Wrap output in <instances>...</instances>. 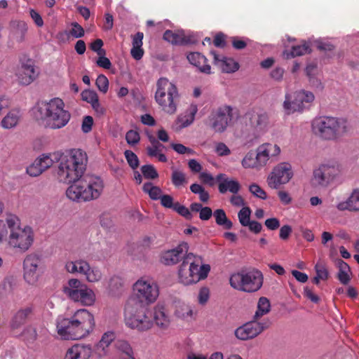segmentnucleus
Here are the masks:
<instances>
[{"label":"nucleus","instance_id":"48","mask_svg":"<svg viewBox=\"0 0 359 359\" xmlns=\"http://www.w3.org/2000/svg\"><path fill=\"white\" fill-rule=\"evenodd\" d=\"M141 171L144 177L147 179H156L158 177V174L152 165H144L141 168Z\"/></svg>","mask_w":359,"mask_h":359},{"label":"nucleus","instance_id":"64","mask_svg":"<svg viewBox=\"0 0 359 359\" xmlns=\"http://www.w3.org/2000/svg\"><path fill=\"white\" fill-rule=\"evenodd\" d=\"M104 55H100L96 62L97 65L105 69H109L111 67V63L110 60Z\"/></svg>","mask_w":359,"mask_h":359},{"label":"nucleus","instance_id":"13","mask_svg":"<svg viewBox=\"0 0 359 359\" xmlns=\"http://www.w3.org/2000/svg\"><path fill=\"white\" fill-rule=\"evenodd\" d=\"M64 292L71 299L84 306H91L95 301L94 292L76 278L69 280L68 285L65 287Z\"/></svg>","mask_w":359,"mask_h":359},{"label":"nucleus","instance_id":"15","mask_svg":"<svg viewBox=\"0 0 359 359\" xmlns=\"http://www.w3.org/2000/svg\"><path fill=\"white\" fill-rule=\"evenodd\" d=\"M135 299H130L142 304L154 303L159 294L158 285L151 280H138L133 285Z\"/></svg>","mask_w":359,"mask_h":359},{"label":"nucleus","instance_id":"5","mask_svg":"<svg viewBox=\"0 0 359 359\" xmlns=\"http://www.w3.org/2000/svg\"><path fill=\"white\" fill-rule=\"evenodd\" d=\"M103 189L104 182L100 177L86 175L67 188L66 195L72 201H88L99 198Z\"/></svg>","mask_w":359,"mask_h":359},{"label":"nucleus","instance_id":"38","mask_svg":"<svg viewBox=\"0 0 359 359\" xmlns=\"http://www.w3.org/2000/svg\"><path fill=\"white\" fill-rule=\"evenodd\" d=\"M19 118L20 111L16 109L11 110L2 119L1 126L4 128H13L18 124Z\"/></svg>","mask_w":359,"mask_h":359},{"label":"nucleus","instance_id":"50","mask_svg":"<svg viewBox=\"0 0 359 359\" xmlns=\"http://www.w3.org/2000/svg\"><path fill=\"white\" fill-rule=\"evenodd\" d=\"M126 140L130 146L137 144L140 140L139 133L134 130H128L126 134Z\"/></svg>","mask_w":359,"mask_h":359},{"label":"nucleus","instance_id":"24","mask_svg":"<svg viewBox=\"0 0 359 359\" xmlns=\"http://www.w3.org/2000/svg\"><path fill=\"white\" fill-rule=\"evenodd\" d=\"M92 353L90 344H76L67 350L65 359H89Z\"/></svg>","mask_w":359,"mask_h":359},{"label":"nucleus","instance_id":"39","mask_svg":"<svg viewBox=\"0 0 359 359\" xmlns=\"http://www.w3.org/2000/svg\"><path fill=\"white\" fill-rule=\"evenodd\" d=\"M213 215L217 225L223 226L225 229H231L232 228L233 223L227 218L224 210L217 209L213 212Z\"/></svg>","mask_w":359,"mask_h":359},{"label":"nucleus","instance_id":"31","mask_svg":"<svg viewBox=\"0 0 359 359\" xmlns=\"http://www.w3.org/2000/svg\"><path fill=\"white\" fill-rule=\"evenodd\" d=\"M165 41L175 45H185L191 42L189 36H186L182 31L173 32L166 30L163 36Z\"/></svg>","mask_w":359,"mask_h":359},{"label":"nucleus","instance_id":"2","mask_svg":"<svg viewBox=\"0 0 359 359\" xmlns=\"http://www.w3.org/2000/svg\"><path fill=\"white\" fill-rule=\"evenodd\" d=\"M56 172L57 180L60 182L71 184L81 178L86 170L88 156L80 149H73L61 153Z\"/></svg>","mask_w":359,"mask_h":359},{"label":"nucleus","instance_id":"19","mask_svg":"<svg viewBox=\"0 0 359 359\" xmlns=\"http://www.w3.org/2000/svg\"><path fill=\"white\" fill-rule=\"evenodd\" d=\"M269 326V320L259 322L257 320L253 319L236 328L234 334L237 339L247 341L255 338Z\"/></svg>","mask_w":359,"mask_h":359},{"label":"nucleus","instance_id":"1","mask_svg":"<svg viewBox=\"0 0 359 359\" xmlns=\"http://www.w3.org/2000/svg\"><path fill=\"white\" fill-rule=\"evenodd\" d=\"M57 331L65 340H77L88 336L95 327L94 316L86 309L76 311L70 318H58Z\"/></svg>","mask_w":359,"mask_h":359},{"label":"nucleus","instance_id":"61","mask_svg":"<svg viewBox=\"0 0 359 359\" xmlns=\"http://www.w3.org/2000/svg\"><path fill=\"white\" fill-rule=\"evenodd\" d=\"M93 118L90 116H86L82 121L81 128L83 133H88L92 130Z\"/></svg>","mask_w":359,"mask_h":359},{"label":"nucleus","instance_id":"40","mask_svg":"<svg viewBox=\"0 0 359 359\" xmlns=\"http://www.w3.org/2000/svg\"><path fill=\"white\" fill-rule=\"evenodd\" d=\"M175 314L179 318L184 320L191 319L194 314L193 308L190 305L184 303L179 304L176 306Z\"/></svg>","mask_w":359,"mask_h":359},{"label":"nucleus","instance_id":"25","mask_svg":"<svg viewBox=\"0 0 359 359\" xmlns=\"http://www.w3.org/2000/svg\"><path fill=\"white\" fill-rule=\"evenodd\" d=\"M339 211L359 212V188L352 189L348 197L337 205Z\"/></svg>","mask_w":359,"mask_h":359},{"label":"nucleus","instance_id":"56","mask_svg":"<svg viewBox=\"0 0 359 359\" xmlns=\"http://www.w3.org/2000/svg\"><path fill=\"white\" fill-rule=\"evenodd\" d=\"M315 269L316 275L318 276V278H320L321 280H325L328 278L329 273L324 264L321 263H317L315 266Z\"/></svg>","mask_w":359,"mask_h":359},{"label":"nucleus","instance_id":"46","mask_svg":"<svg viewBox=\"0 0 359 359\" xmlns=\"http://www.w3.org/2000/svg\"><path fill=\"white\" fill-rule=\"evenodd\" d=\"M250 209L248 207L243 208L238 214V219L243 226H247L250 222Z\"/></svg>","mask_w":359,"mask_h":359},{"label":"nucleus","instance_id":"49","mask_svg":"<svg viewBox=\"0 0 359 359\" xmlns=\"http://www.w3.org/2000/svg\"><path fill=\"white\" fill-rule=\"evenodd\" d=\"M123 286V280L118 276H114L109 280V288L110 292L115 294Z\"/></svg>","mask_w":359,"mask_h":359},{"label":"nucleus","instance_id":"21","mask_svg":"<svg viewBox=\"0 0 359 359\" xmlns=\"http://www.w3.org/2000/svg\"><path fill=\"white\" fill-rule=\"evenodd\" d=\"M189 250L187 243H182L176 248L163 251L160 255V262L167 266L175 265L184 259Z\"/></svg>","mask_w":359,"mask_h":359},{"label":"nucleus","instance_id":"36","mask_svg":"<svg viewBox=\"0 0 359 359\" xmlns=\"http://www.w3.org/2000/svg\"><path fill=\"white\" fill-rule=\"evenodd\" d=\"M171 182L175 188H180L188 183L186 174L175 168H172Z\"/></svg>","mask_w":359,"mask_h":359},{"label":"nucleus","instance_id":"29","mask_svg":"<svg viewBox=\"0 0 359 359\" xmlns=\"http://www.w3.org/2000/svg\"><path fill=\"white\" fill-rule=\"evenodd\" d=\"M115 333L107 332L103 334L100 341L96 344L94 352L99 357L102 358L107 355L109 346L115 339Z\"/></svg>","mask_w":359,"mask_h":359},{"label":"nucleus","instance_id":"22","mask_svg":"<svg viewBox=\"0 0 359 359\" xmlns=\"http://www.w3.org/2000/svg\"><path fill=\"white\" fill-rule=\"evenodd\" d=\"M41 263V257L36 253L27 255L23 262L24 278L29 284L38 280L37 269Z\"/></svg>","mask_w":359,"mask_h":359},{"label":"nucleus","instance_id":"3","mask_svg":"<svg viewBox=\"0 0 359 359\" xmlns=\"http://www.w3.org/2000/svg\"><path fill=\"white\" fill-rule=\"evenodd\" d=\"M351 130L348 120L343 117L320 116L311 122V130L318 138L325 141H337Z\"/></svg>","mask_w":359,"mask_h":359},{"label":"nucleus","instance_id":"45","mask_svg":"<svg viewBox=\"0 0 359 359\" xmlns=\"http://www.w3.org/2000/svg\"><path fill=\"white\" fill-rule=\"evenodd\" d=\"M115 347L117 350L125 355L133 354V351L130 344L125 340H117L115 341Z\"/></svg>","mask_w":359,"mask_h":359},{"label":"nucleus","instance_id":"62","mask_svg":"<svg viewBox=\"0 0 359 359\" xmlns=\"http://www.w3.org/2000/svg\"><path fill=\"white\" fill-rule=\"evenodd\" d=\"M70 34L75 38H81L84 35V29L77 22H74L72 23V28L70 30Z\"/></svg>","mask_w":359,"mask_h":359},{"label":"nucleus","instance_id":"42","mask_svg":"<svg viewBox=\"0 0 359 359\" xmlns=\"http://www.w3.org/2000/svg\"><path fill=\"white\" fill-rule=\"evenodd\" d=\"M311 52V48L307 43H304L302 45L294 46L290 52H285L286 57H294L297 56H302Z\"/></svg>","mask_w":359,"mask_h":359},{"label":"nucleus","instance_id":"27","mask_svg":"<svg viewBox=\"0 0 359 359\" xmlns=\"http://www.w3.org/2000/svg\"><path fill=\"white\" fill-rule=\"evenodd\" d=\"M214 63L217 65L222 72L226 73L234 72L239 68V65L233 59L220 56L215 51H211Z\"/></svg>","mask_w":359,"mask_h":359},{"label":"nucleus","instance_id":"32","mask_svg":"<svg viewBox=\"0 0 359 359\" xmlns=\"http://www.w3.org/2000/svg\"><path fill=\"white\" fill-rule=\"evenodd\" d=\"M133 47L130 50L131 56L136 60H140L142 59L144 55V50L142 48L143 45V38L144 34L142 32H138L135 35L133 36Z\"/></svg>","mask_w":359,"mask_h":359},{"label":"nucleus","instance_id":"35","mask_svg":"<svg viewBox=\"0 0 359 359\" xmlns=\"http://www.w3.org/2000/svg\"><path fill=\"white\" fill-rule=\"evenodd\" d=\"M198 111V107L196 104H191L186 111L184 115H181L177 118V121L180 123V128H186L191 125Z\"/></svg>","mask_w":359,"mask_h":359},{"label":"nucleus","instance_id":"17","mask_svg":"<svg viewBox=\"0 0 359 359\" xmlns=\"http://www.w3.org/2000/svg\"><path fill=\"white\" fill-rule=\"evenodd\" d=\"M293 177V171L290 163L283 162L276 165L269 175L266 182L273 189H278L281 185L290 182Z\"/></svg>","mask_w":359,"mask_h":359},{"label":"nucleus","instance_id":"6","mask_svg":"<svg viewBox=\"0 0 359 359\" xmlns=\"http://www.w3.org/2000/svg\"><path fill=\"white\" fill-rule=\"evenodd\" d=\"M6 224L9 229L8 245L18 252L24 253L32 245L34 233L32 228L21 224L20 219L14 215L6 217Z\"/></svg>","mask_w":359,"mask_h":359},{"label":"nucleus","instance_id":"47","mask_svg":"<svg viewBox=\"0 0 359 359\" xmlns=\"http://www.w3.org/2000/svg\"><path fill=\"white\" fill-rule=\"evenodd\" d=\"M125 158L128 165L135 169L139 166L140 162L137 156L130 150H126L124 152Z\"/></svg>","mask_w":359,"mask_h":359},{"label":"nucleus","instance_id":"41","mask_svg":"<svg viewBox=\"0 0 359 359\" xmlns=\"http://www.w3.org/2000/svg\"><path fill=\"white\" fill-rule=\"evenodd\" d=\"M148 139L151 144V147L147 148V154L149 156H156L158 154L161 153L165 147L159 142L153 135H149Z\"/></svg>","mask_w":359,"mask_h":359},{"label":"nucleus","instance_id":"16","mask_svg":"<svg viewBox=\"0 0 359 359\" xmlns=\"http://www.w3.org/2000/svg\"><path fill=\"white\" fill-rule=\"evenodd\" d=\"M233 110L232 107L226 104L212 110L209 116L210 128L216 133L225 131L233 119Z\"/></svg>","mask_w":359,"mask_h":359},{"label":"nucleus","instance_id":"7","mask_svg":"<svg viewBox=\"0 0 359 359\" xmlns=\"http://www.w3.org/2000/svg\"><path fill=\"white\" fill-rule=\"evenodd\" d=\"M124 321L131 329L147 331L153 327L152 312L146 305L128 300L125 306Z\"/></svg>","mask_w":359,"mask_h":359},{"label":"nucleus","instance_id":"10","mask_svg":"<svg viewBox=\"0 0 359 359\" xmlns=\"http://www.w3.org/2000/svg\"><path fill=\"white\" fill-rule=\"evenodd\" d=\"M280 149L277 144L265 143L259 146L256 153L250 151L243 158L241 164L245 168L259 170L265 166L271 157L278 156Z\"/></svg>","mask_w":359,"mask_h":359},{"label":"nucleus","instance_id":"34","mask_svg":"<svg viewBox=\"0 0 359 359\" xmlns=\"http://www.w3.org/2000/svg\"><path fill=\"white\" fill-rule=\"evenodd\" d=\"M11 26L13 39L18 42L23 41L27 32V23L22 20H13Z\"/></svg>","mask_w":359,"mask_h":359},{"label":"nucleus","instance_id":"11","mask_svg":"<svg viewBox=\"0 0 359 359\" xmlns=\"http://www.w3.org/2000/svg\"><path fill=\"white\" fill-rule=\"evenodd\" d=\"M229 282L234 289L246 292H254L262 286L263 275L260 271L255 269L241 271L231 275Z\"/></svg>","mask_w":359,"mask_h":359},{"label":"nucleus","instance_id":"37","mask_svg":"<svg viewBox=\"0 0 359 359\" xmlns=\"http://www.w3.org/2000/svg\"><path fill=\"white\" fill-rule=\"evenodd\" d=\"M271 310V304L269 300L264 297L259 299L257 303V309L253 316V319L259 320L263 316L267 314Z\"/></svg>","mask_w":359,"mask_h":359},{"label":"nucleus","instance_id":"20","mask_svg":"<svg viewBox=\"0 0 359 359\" xmlns=\"http://www.w3.org/2000/svg\"><path fill=\"white\" fill-rule=\"evenodd\" d=\"M38 75L39 72L36 70L32 60L29 58L20 60V66L18 69L16 76L21 84L27 86L32 83Z\"/></svg>","mask_w":359,"mask_h":359},{"label":"nucleus","instance_id":"55","mask_svg":"<svg viewBox=\"0 0 359 359\" xmlns=\"http://www.w3.org/2000/svg\"><path fill=\"white\" fill-rule=\"evenodd\" d=\"M174 210L187 219H191L192 218V214L191 213L190 210L178 202L175 203Z\"/></svg>","mask_w":359,"mask_h":359},{"label":"nucleus","instance_id":"18","mask_svg":"<svg viewBox=\"0 0 359 359\" xmlns=\"http://www.w3.org/2000/svg\"><path fill=\"white\" fill-rule=\"evenodd\" d=\"M65 269L71 273H79L85 275L86 280L90 283L98 282L102 277V273L97 267H91L88 262L83 259L67 262Z\"/></svg>","mask_w":359,"mask_h":359},{"label":"nucleus","instance_id":"26","mask_svg":"<svg viewBox=\"0 0 359 359\" xmlns=\"http://www.w3.org/2000/svg\"><path fill=\"white\" fill-rule=\"evenodd\" d=\"M250 125L257 130H264L268 124L269 116L262 109H253L248 113Z\"/></svg>","mask_w":359,"mask_h":359},{"label":"nucleus","instance_id":"33","mask_svg":"<svg viewBox=\"0 0 359 359\" xmlns=\"http://www.w3.org/2000/svg\"><path fill=\"white\" fill-rule=\"evenodd\" d=\"M60 158H61V152L56 151L51 154H43L36 158L35 161L44 172L51 167L54 163L58 162Z\"/></svg>","mask_w":359,"mask_h":359},{"label":"nucleus","instance_id":"54","mask_svg":"<svg viewBox=\"0 0 359 359\" xmlns=\"http://www.w3.org/2000/svg\"><path fill=\"white\" fill-rule=\"evenodd\" d=\"M82 100L90 103V104L96 102L99 98L97 94L90 90H85L81 93Z\"/></svg>","mask_w":359,"mask_h":359},{"label":"nucleus","instance_id":"59","mask_svg":"<svg viewBox=\"0 0 359 359\" xmlns=\"http://www.w3.org/2000/svg\"><path fill=\"white\" fill-rule=\"evenodd\" d=\"M100 222L102 227L107 230H110L114 226L111 217L108 214H102L100 217Z\"/></svg>","mask_w":359,"mask_h":359},{"label":"nucleus","instance_id":"52","mask_svg":"<svg viewBox=\"0 0 359 359\" xmlns=\"http://www.w3.org/2000/svg\"><path fill=\"white\" fill-rule=\"evenodd\" d=\"M250 192L257 198L266 199L267 198L266 191L257 184L253 183L249 187Z\"/></svg>","mask_w":359,"mask_h":359},{"label":"nucleus","instance_id":"58","mask_svg":"<svg viewBox=\"0 0 359 359\" xmlns=\"http://www.w3.org/2000/svg\"><path fill=\"white\" fill-rule=\"evenodd\" d=\"M160 200L162 206L166 208L172 209L174 210L175 203L173 202L172 196L168 194H164L161 196Z\"/></svg>","mask_w":359,"mask_h":359},{"label":"nucleus","instance_id":"51","mask_svg":"<svg viewBox=\"0 0 359 359\" xmlns=\"http://www.w3.org/2000/svg\"><path fill=\"white\" fill-rule=\"evenodd\" d=\"M95 84L100 91L103 93H106L107 92L109 88V81L104 74H100L97 76Z\"/></svg>","mask_w":359,"mask_h":359},{"label":"nucleus","instance_id":"8","mask_svg":"<svg viewBox=\"0 0 359 359\" xmlns=\"http://www.w3.org/2000/svg\"><path fill=\"white\" fill-rule=\"evenodd\" d=\"M210 271V265L200 266L199 262L196 260V257L192 253H189L180 265L179 281L185 285L196 283L207 278Z\"/></svg>","mask_w":359,"mask_h":359},{"label":"nucleus","instance_id":"12","mask_svg":"<svg viewBox=\"0 0 359 359\" xmlns=\"http://www.w3.org/2000/svg\"><path fill=\"white\" fill-rule=\"evenodd\" d=\"M342 171L338 162L322 163L313 170L311 184L315 187L326 188L341 176Z\"/></svg>","mask_w":359,"mask_h":359},{"label":"nucleus","instance_id":"63","mask_svg":"<svg viewBox=\"0 0 359 359\" xmlns=\"http://www.w3.org/2000/svg\"><path fill=\"white\" fill-rule=\"evenodd\" d=\"M209 290L207 287H202L198 293V300L199 304L204 305L209 299Z\"/></svg>","mask_w":359,"mask_h":359},{"label":"nucleus","instance_id":"44","mask_svg":"<svg viewBox=\"0 0 359 359\" xmlns=\"http://www.w3.org/2000/svg\"><path fill=\"white\" fill-rule=\"evenodd\" d=\"M142 189L152 200H158L161 197V189L158 187L154 186L151 182L144 183Z\"/></svg>","mask_w":359,"mask_h":359},{"label":"nucleus","instance_id":"14","mask_svg":"<svg viewBox=\"0 0 359 359\" xmlns=\"http://www.w3.org/2000/svg\"><path fill=\"white\" fill-rule=\"evenodd\" d=\"M314 98L313 94L306 90L297 91L293 95L286 94L283 102L285 113L289 115L296 111L302 112L309 108Z\"/></svg>","mask_w":359,"mask_h":359},{"label":"nucleus","instance_id":"30","mask_svg":"<svg viewBox=\"0 0 359 359\" xmlns=\"http://www.w3.org/2000/svg\"><path fill=\"white\" fill-rule=\"evenodd\" d=\"M187 60L192 65L196 67L200 72L210 74L211 67L207 63V58L200 53H190L187 55Z\"/></svg>","mask_w":359,"mask_h":359},{"label":"nucleus","instance_id":"28","mask_svg":"<svg viewBox=\"0 0 359 359\" xmlns=\"http://www.w3.org/2000/svg\"><path fill=\"white\" fill-rule=\"evenodd\" d=\"M216 180L219 182L218 189L221 194H225L229 191L233 194H236L241 189L238 181L226 177L224 174L217 175Z\"/></svg>","mask_w":359,"mask_h":359},{"label":"nucleus","instance_id":"57","mask_svg":"<svg viewBox=\"0 0 359 359\" xmlns=\"http://www.w3.org/2000/svg\"><path fill=\"white\" fill-rule=\"evenodd\" d=\"M171 147L178 154H187L189 155H194L195 154V151L189 147H185L184 145L182 144H172Z\"/></svg>","mask_w":359,"mask_h":359},{"label":"nucleus","instance_id":"23","mask_svg":"<svg viewBox=\"0 0 359 359\" xmlns=\"http://www.w3.org/2000/svg\"><path fill=\"white\" fill-rule=\"evenodd\" d=\"M152 312L153 325H155L161 330H167L170 324V316L163 304H157Z\"/></svg>","mask_w":359,"mask_h":359},{"label":"nucleus","instance_id":"53","mask_svg":"<svg viewBox=\"0 0 359 359\" xmlns=\"http://www.w3.org/2000/svg\"><path fill=\"white\" fill-rule=\"evenodd\" d=\"M27 173L31 177L39 176L43 172V169L39 166L37 162L34 161L29 165L26 169Z\"/></svg>","mask_w":359,"mask_h":359},{"label":"nucleus","instance_id":"9","mask_svg":"<svg viewBox=\"0 0 359 359\" xmlns=\"http://www.w3.org/2000/svg\"><path fill=\"white\" fill-rule=\"evenodd\" d=\"M155 100L161 109L168 114H174L177 111L179 93L176 86L165 77L156 82Z\"/></svg>","mask_w":359,"mask_h":359},{"label":"nucleus","instance_id":"43","mask_svg":"<svg viewBox=\"0 0 359 359\" xmlns=\"http://www.w3.org/2000/svg\"><path fill=\"white\" fill-rule=\"evenodd\" d=\"M32 309L27 307L18 311L15 315L13 320V327H18L20 325L25 322L26 318L31 314Z\"/></svg>","mask_w":359,"mask_h":359},{"label":"nucleus","instance_id":"60","mask_svg":"<svg viewBox=\"0 0 359 359\" xmlns=\"http://www.w3.org/2000/svg\"><path fill=\"white\" fill-rule=\"evenodd\" d=\"M103 46V41L100 39H97L93 42H92L90 45V48L92 50L96 52L97 55H105L104 50L102 49Z\"/></svg>","mask_w":359,"mask_h":359},{"label":"nucleus","instance_id":"4","mask_svg":"<svg viewBox=\"0 0 359 359\" xmlns=\"http://www.w3.org/2000/svg\"><path fill=\"white\" fill-rule=\"evenodd\" d=\"M35 109L39 118L45 121L46 126L51 129L65 127L71 118L69 111L65 109L63 100L58 97L39 102Z\"/></svg>","mask_w":359,"mask_h":359}]
</instances>
